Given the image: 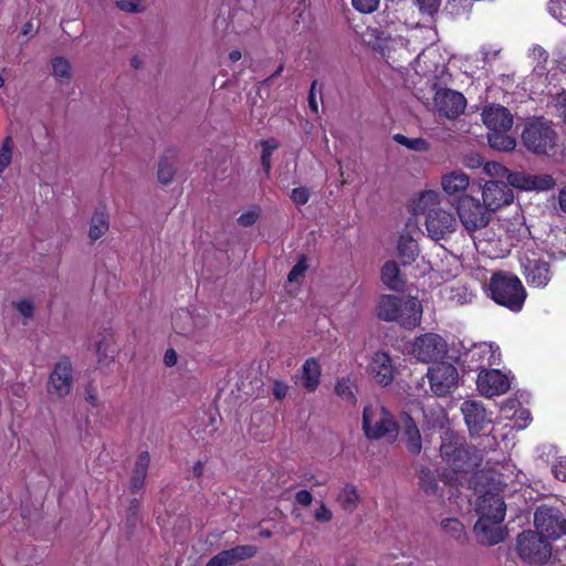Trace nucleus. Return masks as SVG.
Returning <instances> with one entry per match:
<instances>
[{
    "instance_id": "0e129e2a",
    "label": "nucleus",
    "mask_w": 566,
    "mask_h": 566,
    "mask_svg": "<svg viewBox=\"0 0 566 566\" xmlns=\"http://www.w3.org/2000/svg\"><path fill=\"white\" fill-rule=\"evenodd\" d=\"M117 8L125 12H139L138 6L132 1L120 0L116 2Z\"/></svg>"
},
{
    "instance_id": "e433bc0d",
    "label": "nucleus",
    "mask_w": 566,
    "mask_h": 566,
    "mask_svg": "<svg viewBox=\"0 0 566 566\" xmlns=\"http://www.w3.org/2000/svg\"><path fill=\"white\" fill-rule=\"evenodd\" d=\"M421 490L429 496H441V489L429 469H423L419 474Z\"/></svg>"
},
{
    "instance_id": "9b49d317",
    "label": "nucleus",
    "mask_w": 566,
    "mask_h": 566,
    "mask_svg": "<svg viewBox=\"0 0 566 566\" xmlns=\"http://www.w3.org/2000/svg\"><path fill=\"white\" fill-rule=\"evenodd\" d=\"M483 290L495 303L514 312L522 308L526 297L523 285H483Z\"/></svg>"
},
{
    "instance_id": "c756f323",
    "label": "nucleus",
    "mask_w": 566,
    "mask_h": 566,
    "mask_svg": "<svg viewBox=\"0 0 566 566\" xmlns=\"http://www.w3.org/2000/svg\"><path fill=\"white\" fill-rule=\"evenodd\" d=\"M340 509L347 513H353L360 503V495L353 484L344 485L336 497Z\"/></svg>"
},
{
    "instance_id": "c9c22d12",
    "label": "nucleus",
    "mask_w": 566,
    "mask_h": 566,
    "mask_svg": "<svg viewBox=\"0 0 566 566\" xmlns=\"http://www.w3.org/2000/svg\"><path fill=\"white\" fill-rule=\"evenodd\" d=\"M335 392L338 397L348 403L355 405L357 401V386L350 378L338 379L335 386Z\"/></svg>"
},
{
    "instance_id": "8fccbe9b",
    "label": "nucleus",
    "mask_w": 566,
    "mask_h": 566,
    "mask_svg": "<svg viewBox=\"0 0 566 566\" xmlns=\"http://www.w3.org/2000/svg\"><path fill=\"white\" fill-rule=\"evenodd\" d=\"M486 175L491 177H507L509 169L495 161H488L483 167Z\"/></svg>"
},
{
    "instance_id": "72a5a7b5",
    "label": "nucleus",
    "mask_w": 566,
    "mask_h": 566,
    "mask_svg": "<svg viewBox=\"0 0 566 566\" xmlns=\"http://www.w3.org/2000/svg\"><path fill=\"white\" fill-rule=\"evenodd\" d=\"M442 293L452 305L467 304L473 296L467 285H449Z\"/></svg>"
},
{
    "instance_id": "412c9836",
    "label": "nucleus",
    "mask_w": 566,
    "mask_h": 566,
    "mask_svg": "<svg viewBox=\"0 0 566 566\" xmlns=\"http://www.w3.org/2000/svg\"><path fill=\"white\" fill-rule=\"evenodd\" d=\"M397 319L402 327L411 329L420 324L422 306L416 296L403 295V305L399 306Z\"/></svg>"
},
{
    "instance_id": "4be33fe9",
    "label": "nucleus",
    "mask_w": 566,
    "mask_h": 566,
    "mask_svg": "<svg viewBox=\"0 0 566 566\" xmlns=\"http://www.w3.org/2000/svg\"><path fill=\"white\" fill-rule=\"evenodd\" d=\"M524 270L526 280L534 283H544L553 277L549 263L541 259H526Z\"/></svg>"
},
{
    "instance_id": "6e6552de",
    "label": "nucleus",
    "mask_w": 566,
    "mask_h": 566,
    "mask_svg": "<svg viewBox=\"0 0 566 566\" xmlns=\"http://www.w3.org/2000/svg\"><path fill=\"white\" fill-rule=\"evenodd\" d=\"M431 391L439 397H444L457 389L459 373L451 363L442 361L430 367L427 373Z\"/></svg>"
},
{
    "instance_id": "a211bd4d",
    "label": "nucleus",
    "mask_w": 566,
    "mask_h": 566,
    "mask_svg": "<svg viewBox=\"0 0 566 566\" xmlns=\"http://www.w3.org/2000/svg\"><path fill=\"white\" fill-rule=\"evenodd\" d=\"M397 426L407 450L411 454H419L422 450V439L415 420L408 413H401Z\"/></svg>"
},
{
    "instance_id": "e2e57ef3",
    "label": "nucleus",
    "mask_w": 566,
    "mask_h": 566,
    "mask_svg": "<svg viewBox=\"0 0 566 566\" xmlns=\"http://www.w3.org/2000/svg\"><path fill=\"white\" fill-rule=\"evenodd\" d=\"M464 164L465 166H468L469 168H478L480 166H482L483 164V159L481 156L479 155H468L465 156L464 158Z\"/></svg>"
},
{
    "instance_id": "680f3d73",
    "label": "nucleus",
    "mask_w": 566,
    "mask_h": 566,
    "mask_svg": "<svg viewBox=\"0 0 566 566\" xmlns=\"http://www.w3.org/2000/svg\"><path fill=\"white\" fill-rule=\"evenodd\" d=\"M283 69H284V65H283V64H280V65H279V67H277V70H276V71H275L271 76H269L268 78H265L264 81H262V82H260V83H259V85H258V87H256V88H258L256 93H258V95H259L263 101H264V98H263V97H262V95H261V90H262V87H264V86H270V85H271L272 80H273L274 77H276V76L281 75V73L283 72Z\"/></svg>"
},
{
    "instance_id": "7c9ffc66",
    "label": "nucleus",
    "mask_w": 566,
    "mask_h": 566,
    "mask_svg": "<svg viewBox=\"0 0 566 566\" xmlns=\"http://www.w3.org/2000/svg\"><path fill=\"white\" fill-rule=\"evenodd\" d=\"M150 457L148 452H142L134 467L133 475H132V489L134 491H138L143 488L144 481L149 468Z\"/></svg>"
},
{
    "instance_id": "9d476101",
    "label": "nucleus",
    "mask_w": 566,
    "mask_h": 566,
    "mask_svg": "<svg viewBox=\"0 0 566 566\" xmlns=\"http://www.w3.org/2000/svg\"><path fill=\"white\" fill-rule=\"evenodd\" d=\"M504 517L502 511H497V515L489 517L484 506L481 507V517H479L474 525V533L480 543L495 545L504 539L505 532L502 526Z\"/></svg>"
},
{
    "instance_id": "13d9d810",
    "label": "nucleus",
    "mask_w": 566,
    "mask_h": 566,
    "mask_svg": "<svg viewBox=\"0 0 566 566\" xmlns=\"http://www.w3.org/2000/svg\"><path fill=\"white\" fill-rule=\"evenodd\" d=\"M295 502L301 506H308L313 502V495L307 490H301L295 494Z\"/></svg>"
},
{
    "instance_id": "3c124183",
    "label": "nucleus",
    "mask_w": 566,
    "mask_h": 566,
    "mask_svg": "<svg viewBox=\"0 0 566 566\" xmlns=\"http://www.w3.org/2000/svg\"><path fill=\"white\" fill-rule=\"evenodd\" d=\"M13 306L24 318H31L33 316L34 304L31 300H19L17 302H13Z\"/></svg>"
},
{
    "instance_id": "ddd939ff",
    "label": "nucleus",
    "mask_w": 566,
    "mask_h": 566,
    "mask_svg": "<svg viewBox=\"0 0 566 566\" xmlns=\"http://www.w3.org/2000/svg\"><path fill=\"white\" fill-rule=\"evenodd\" d=\"M482 200L492 213L514 201L513 190L504 181L490 180L482 187Z\"/></svg>"
},
{
    "instance_id": "dca6fc26",
    "label": "nucleus",
    "mask_w": 566,
    "mask_h": 566,
    "mask_svg": "<svg viewBox=\"0 0 566 566\" xmlns=\"http://www.w3.org/2000/svg\"><path fill=\"white\" fill-rule=\"evenodd\" d=\"M368 370L374 380L381 386L390 385L396 373L390 355L384 350L374 353L368 364Z\"/></svg>"
},
{
    "instance_id": "393cba45",
    "label": "nucleus",
    "mask_w": 566,
    "mask_h": 566,
    "mask_svg": "<svg viewBox=\"0 0 566 566\" xmlns=\"http://www.w3.org/2000/svg\"><path fill=\"white\" fill-rule=\"evenodd\" d=\"M482 506H484L489 517H492V515H497V511H502L503 516H505L506 507L503 497L499 493L486 492L479 496L475 509L479 517H481Z\"/></svg>"
},
{
    "instance_id": "052dcab7",
    "label": "nucleus",
    "mask_w": 566,
    "mask_h": 566,
    "mask_svg": "<svg viewBox=\"0 0 566 566\" xmlns=\"http://www.w3.org/2000/svg\"><path fill=\"white\" fill-rule=\"evenodd\" d=\"M316 85H317V81L315 80L312 82L311 90H310L308 106L313 113L318 114V104H317V99H316V95H315Z\"/></svg>"
},
{
    "instance_id": "aec40b11",
    "label": "nucleus",
    "mask_w": 566,
    "mask_h": 566,
    "mask_svg": "<svg viewBox=\"0 0 566 566\" xmlns=\"http://www.w3.org/2000/svg\"><path fill=\"white\" fill-rule=\"evenodd\" d=\"M256 554V547L252 545H239L226 549L209 559L206 566H232L239 562L249 559Z\"/></svg>"
},
{
    "instance_id": "338daca9",
    "label": "nucleus",
    "mask_w": 566,
    "mask_h": 566,
    "mask_svg": "<svg viewBox=\"0 0 566 566\" xmlns=\"http://www.w3.org/2000/svg\"><path fill=\"white\" fill-rule=\"evenodd\" d=\"M177 353L174 349H167L164 356V363L166 366L171 367L177 364Z\"/></svg>"
},
{
    "instance_id": "6e6d98bb",
    "label": "nucleus",
    "mask_w": 566,
    "mask_h": 566,
    "mask_svg": "<svg viewBox=\"0 0 566 566\" xmlns=\"http://www.w3.org/2000/svg\"><path fill=\"white\" fill-rule=\"evenodd\" d=\"M553 472L556 479L566 481V457H562L554 464Z\"/></svg>"
},
{
    "instance_id": "09e8293b",
    "label": "nucleus",
    "mask_w": 566,
    "mask_h": 566,
    "mask_svg": "<svg viewBox=\"0 0 566 566\" xmlns=\"http://www.w3.org/2000/svg\"><path fill=\"white\" fill-rule=\"evenodd\" d=\"M310 196L311 191L306 187L294 188L290 193L291 200L297 206H303L307 203L310 200Z\"/></svg>"
},
{
    "instance_id": "f704fd0d",
    "label": "nucleus",
    "mask_w": 566,
    "mask_h": 566,
    "mask_svg": "<svg viewBox=\"0 0 566 566\" xmlns=\"http://www.w3.org/2000/svg\"><path fill=\"white\" fill-rule=\"evenodd\" d=\"M380 277L382 283H405L406 281L399 264L394 260H388L384 263L380 270Z\"/></svg>"
},
{
    "instance_id": "a19ab883",
    "label": "nucleus",
    "mask_w": 566,
    "mask_h": 566,
    "mask_svg": "<svg viewBox=\"0 0 566 566\" xmlns=\"http://www.w3.org/2000/svg\"><path fill=\"white\" fill-rule=\"evenodd\" d=\"M176 171V165L172 158L163 157L158 167V180L163 185H168L172 181Z\"/></svg>"
},
{
    "instance_id": "473e14b6",
    "label": "nucleus",
    "mask_w": 566,
    "mask_h": 566,
    "mask_svg": "<svg viewBox=\"0 0 566 566\" xmlns=\"http://www.w3.org/2000/svg\"><path fill=\"white\" fill-rule=\"evenodd\" d=\"M506 133L502 130L490 132L488 135L490 147L500 151H512L516 147V140Z\"/></svg>"
},
{
    "instance_id": "bf43d9fd",
    "label": "nucleus",
    "mask_w": 566,
    "mask_h": 566,
    "mask_svg": "<svg viewBox=\"0 0 566 566\" xmlns=\"http://www.w3.org/2000/svg\"><path fill=\"white\" fill-rule=\"evenodd\" d=\"M420 4V9L428 13L429 15H432L434 12L438 11V2L437 0H417Z\"/></svg>"
},
{
    "instance_id": "4d7b16f0",
    "label": "nucleus",
    "mask_w": 566,
    "mask_h": 566,
    "mask_svg": "<svg viewBox=\"0 0 566 566\" xmlns=\"http://www.w3.org/2000/svg\"><path fill=\"white\" fill-rule=\"evenodd\" d=\"M190 316L188 313L178 314V316L174 319V327L179 334H189L191 329L181 324V321H189Z\"/></svg>"
},
{
    "instance_id": "20e7f679",
    "label": "nucleus",
    "mask_w": 566,
    "mask_h": 566,
    "mask_svg": "<svg viewBox=\"0 0 566 566\" xmlns=\"http://www.w3.org/2000/svg\"><path fill=\"white\" fill-rule=\"evenodd\" d=\"M557 133L551 120L535 117L525 124L522 133L523 145L532 153L546 155L556 146Z\"/></svg>"
},
{
    "instance_id": "6ab92c4d",
    "label": "nucleus",
    "mask_w": 566,
    "mask_h": 566,
    "mask_svg": "<svg viewBox=\"0 0 566 566\" xmlns=\"http://www.w3.org/2000/svg\"><path fill=\"white\" fill-rule=\"evenodd\" d=\"M465 423L472 433H479L486 424L491 422L483 405L475 400L464 401L461 406Z\"/></svg>"
},
{
    "instance_id": "c03bdc74",
    "label": "nucleus",
    "mask_w": 566,
    "mask_h": 566,
    "mask_svg": "<svg viewBox=\"0 0 566 566\" xmlns=\"http://www.w3.org/2000/svg\"><path fill=\"white\" fill-rule=\"evenodd\" d=\"M553 113L566 123V92L555 95L548 105Z\"/></svg>"
},
{
    "instance_id": "603ef678",
    "label": "nucleus",
    "mask_w": 566,
    "mask_h": 566,
    "mask_svg": "<svg viewBox=\"0 0 566 566\" xmlns=\"http://www.w3.org/2000/svg\"><path fill=\"white\" fill-rule=\"evenodd\" d=\"M352 3L361 13H371L378 8L379 0H352Z\"/></svg>"
},
{
    "instance_id": "bb28decb",
    "label": "nucleus",
    "mask_w": 566,
    "mask_h": 566,
    "mask_svg": "<svg viewBox=\"0 0 566 566\" xmlns=\"http://www.w3.org/2000/svg\"><path fill=\"white\" fill-rule=\"evenodd\" d=\"M441 185L449 195L464 191L469 186V176L463 171H451L442 177Z\"/></svg>"
},
{
    "instance_id": "864d4df0",
    "label": "nucleus",
    "mask_w": 566,
    "mask_h": 566,
    "mask_svg": "<svg viewBox=\"0 0 566 566\" xmlns=\"http://www.w3.org/2000/svg\"><path fill=\"white\" fill-rule=\"evenodd\" d=\"M272 391L276 400H283L290 391V386L283 380H274Z\"/></svg>"
},
{
    "instance_id": "49530a36",
    "label": "nucleus",
    "mask_w": 566,
    "mask_h": 566,
    "mask_svg": "<svg viewBox=\"0 0 566 566\" xmlns=\"http://www.w3.org/2000/svg\"><path fill=\"white\" fill-rule=\"evenodd\" d=\"M312 515L317 523H329L334 517L333 511L323 501L316 502Z\"/></svg>"
},
{
    "instance_id": "cd10ccee",
    "label": "nucleus",
    "mask_w": 566,
    "mask_h": 566,
    "mask_svg": "<svg viewBox=\"0 0 566 566\" xmlns=\"http://www.w3.org/2000/svg\"><path fill=\"white\" fill-rule=\"evenodd\" d=\"M109 229L108 213L105 209L98 208L91 218L88 237L92 241L102 238Z\"/></svg>"
},
{
    "instance_id": "a18cd8bd",
    "label": "nucleus",
    "mask_w": 566,
    "mask_h": 566,
    "mask_svg": "<svg viewBox=\"0 0 566 566\" xmlns=\"http://www.w3.org/2000/svg\"><path fill=\"white\" fill-rule=\"evenodd\" d=\"M13 142L10 136L6 137L0 148V171L2 172L12 160Z\"/></svg>"
},
{
    "instance_id": "a878e982",
    "label": "nucleus",
    "mask_w": 566,
    "mask_h": 566,
    "mask_svg": "<svg viewBox=\"0 0 566 566\" xmlns=\"http://www.w3.org/2000/svg\"><path fill=\"white\" fill-rule=\"evenodd\" d=\"M397 250L405 264L413 262L420 252L417 240L408 232L400 235Z\"/></svg>"
},
{
    "instance_id": "de8ad7c7",
    "label": "nucleus",
    "mask_w": 566,
    "mask_h": 566,
    "mask_svg": "<svg viewBox=\"0 0 566 566\" xmlns=\"http://www.w3.org/2000/svg\"><path fill=\"white\" fill-rule=\"evenodd\" d=\"M307 268L308 265L306 263V256L302 255L287 275L289 283H292L301 279L304 275Z\"/></svg>"
},
{
    "instance_id": "f8f14e48",
    "label": "nucleus",
    "mask_w": 566,
    "mask_h": 566,
    "mask_svg": "<svg viewBox=\"0 0 566 566\" xmlns=\"http://www.w3.org/2000/svg\"><path fill=\"white\" fill-rule=\"evenodd\" d=\"M436 112L446 118H457L467 106V99L460 92L450 88H440L433 97Z\"/></svg>"
},
{
    "instance_id": "f257e3e1",
    "label": "nucleus",
    "mask_w": 566,
    "mask_h": 566,
    "mask_svg": "<svg viewBox=\"0 0 566 566\" xmlns=\"http://www.w3.org/2000/svg\"><path fill=\"white\" fill-rule=\"evenodd\" d=\"M439 193L427 190L413 202L416 213H422L428 237L438 242L449 238L458 228V221L451 211L438 207Z\"/></svg>"
},
{
    "instance_id": "7ed1b4c3",
    "label": "nucleus",
    "mask_w": 566,
    "mask_h": 566,
    "mask_svg": "<svg viewBox=\"0 0 566 566\" xmlns=\"http://www.w3.org/2000/svg\"><path fill=\"white\" fill-rule=\"evenodd\" d=\"M363 430L370 440H395L398 436L397 422L389 410L378 401L365 406L363 410Z\"/></svg>"
},
{
    "instance_id": "423d86ee",
    "label": "nucleus",
    "mask_w": 566,
    "mask_h": 566,
    "mask_svg": "<svg viewBox=\"0 0 566 566\" xmlns=\"http://www.w3.org/2000/svg\"><path fill=\"white\" fill-rule=\"evenodd\" d=\"M516 551L530 564H544L552 554L551 545L534 531H526L517 536Z\"/></svg>"
},
{
    "instance_id": "4468645a",
    "label": "nucleus",
    "mask_w": 566,
    "mask_h": 566,
    "mask_svg": "<svg viewBox=\"0 0 566 566\" xmlns=\"http://www.w3.org/2000/svg\"><path fill=\"white\" fill-rule=\"evenodd\" d=\"M480 394L486 398L504 395L511 387L509 376L499 369H482L476 379Z\"/></svg>"
},
{
    "instance_id": "c85d7f7f",
    "label": "nucleus",
    "mask_w": 566,
    "mask_h": 566,
    "mask_svg": "<svg viewBox=\"0 0 566 566\" xmlns=\"http://www.w3.org/2000/svg\"><path fill=\"white\" fill-rule=\"evenodd\" d=\"M500 348L495 344L482 343L472 350V359L481 360L488 366H496L500 364Z\"/></svg>"
},
{
    "instance_id": "b1692460",
    "label": "nucleus",
    "mask_w": 566,
    "mask_h": 566,
    "mask_svg": "<svg viewBox=\"0 0 566 566\" xmlns=\"http://www.w3.org/2000/svg\"><path fill=\"white\" fill-rule=\"evenodd\" d=\"M403 305V295H382L377 305V316L386 322H395L399 306Z\"/></svg>"
},
{
    "instance_id": "69168bd1",
    "label": "nucleus",
    "mask_w": 566,
    "mask_h": 566,
    "mask_svg": "<svg viewBox=\"0 0 566 566\" xmlns=\"http://www.w3.org/2000/svg\"><path fill=\"white\" fill-rule=\"evenodd\" d=\"M490 283H521V281L517 276H513L505 280V277L501 273H493L492 277L490 279Z\"/></svg>"
},
{
    "instance_id": "f03ea898",
    "label": "nucleus",
    "mask_w": 566,
    "mask_h": 566,
    "mask_svg": "<svg viewBox=\"0 0 566 566\" xmlns=\"http://www.w3.org/2000/svg\"><path fill=\"white\" fill-rule=\"evenodd\" d=\"M440 455L453 473L471 471L481 461V457L475 449L467 446L461 437L451 432H446L442 438Z\"/></svg>"
},
{
    "instance_id": "39448f33",
    "label": "nucleus",
    "mask_w": 566,
    "mask_h": 566,
    "mask_svg": "<svg viewBox=\"0 0 566 566\" xmlns=\"http://www.w3.org/2000/svg\"><path fill=\"white\" fill-rule=\"evenodd\" d=\"M457 210L462 226L469 232L485 228L493 214L484 203L469 195L460 198Z\"/></svg>"
},
{
    "instance_id": "5701e85b",
    "label": "nucleus",
    "mask_w": 566,
    "mask_h": 566,
    "mask_svg": "<svg viewBox=\"0 0 566 566\" xmlns=\"http://www.w3.org/2000/svg\"><path fill=\"white\" fill-rule=\"evenodd\" d=\"M302 386L308 392H314L322 376V369L316 358H308L302 366Z\"/></svg>"
},
{
    "instance_id": "79ce46f5",
    "label": "nucleus",
    "mask_w": 566,
    "mask_h": 566,
    "mask_svg": "<svg viewBox=\"0 0 566 566\" xmlns=\"http://www.w3.org/2000/svg\"><path fill=\"white\" fill-rule=\"evenodd\" d=\"M509 187L528 191L530 172L524 170L510 171L506 177Z\"/></svg>"
},
{
    "instance_id": "4c0bfd02",
    "label": "nucleus",
    "mask_w": 566,
    "mask_h": 566,
    "mask_svg": "<svg viewBox=\"0 0 566 566\" xmlns=\"http://www.w3.org/2000/svg\"><path fill=\"white\" fill-rule=\"evenodd\" d=\"M442 531L458 542H464L467 533L463 524L458 518H444L441 521Z\"/></svg>"
},
{
    "instance_id": "2eb2a0df",
    "label": "nucleus",
    "mask_w": 566,
    "mask_h": 566,
    "mask_svg": "<svg viewBox=\"0 0 566 566\" xmlns=\"http://www.w3.org/2000/svg\"><path fill=\"white\" fill-rule=\"evenodd\" d=\"M447 352L444 340L437 334H426L418 337L412 344L411 354L422 363L442 357Z\"/></svg>"
},
{
    "instance_id": "0eeeda50",
    "label": "nucleus",
    "mask_w": 566,
    "mask_h": 566,
    "mask_svg": "<svg viewBox=\"0 0 566 566\" xmlns=\"http://www.w3.org/2000/svg\"><path fill=\"white\" fill-rule=\"evenodd\" d=\"M536 533L543 538L557 539L566 533V518L562 512L551 506H539L534 514Z\"/></svg>"
},
{
    "instance_id": "774afa93",
    "label": "nucleus",
    "mask_w": 566,
    "mask_h": 566,
    "mask_svg": "<svg viewBox=\"0 0 566 566\" xmlns=\"http://www.w3.org/2000/svg\"><path fill=\"white\" fill-rule=\"evenodd\" d=\"M271 156H272V154L269 153V150H262L261 165L264 168L266 174H269V171L271 169Z\"/></svg>"
},
{
    "instance_id": "2f4dec72",
    "label": "nucleus",
    "mask_w": 566,
    "mask_h": 566,
    "mask_svg": "<svg viewBox=\"0 0 566 566\" xmlns=\"http://www.w3.org/2000/svg\"><path fill=\"white\" fill-rule=\"evenodd\" d=\"M424 423L430 429L444 428L448 423V417L444 409L436 403L423 409Z\"/></svg>"
},
{
    "instance_id": "5fc2aeb1",
    "label": "nucleus",
    "mask_w": 566,
    "mask_h": 566,
    "mask_svg": "<svg viewBox=\"0 0 566 566\" xmlns=\"http://www.w3.org/2000/svg\"><path fill=\"white\" fill-rule=\"evenodd\" d=\"M258 219L259 212L256 210H249L238 218V222L243 227H251L256 222Z\"/></svg>"
},
{
    "instance_id": "f3484780",
    "label": "nucleus",
    "mask_w": 566,
    "mask_h": 566,
    "mask_svg": "<svg viewBox=\"0 0 566 566\" xmlns=\"http://www.w3.org/2000/svg\"><path fill=\"white\" fill-rule=\"evenodd\" d=\"M481 117L490 132H509L513 126L512 113L500 104H489L484 106Z\"/></svg>"
},
{
    "instance_id": "ea45409f",
    "label": "nucleus",
    "mask_w": 566,
    "mask_h": 566,
    "mask_svg": "<svg viewBox=\"0 0 566 566\" xmlns=\"http://www.w3.org/2000/svg\"><path fill=\"white\" fill-rule=\"evenodd\" d=\"M556 185L555 179L548 174H530L528 191H546Z\"/></svg>"
},
{
    "instance_id": "58836bf2",
    "label": "nucleus",
    "mask_w": 566,
    "mask_h": 566,
    "mask_svg": "<svg viewBox=\"0 0 566 566\" xmlns=\"http://www.w3.org/2000/svg\"><path fill=\"white\" fill-rule=\"evenodd\" d=\"M392 139L412 151L426 153L430 149L429 143L423 138H409L402 134H395Z\"/></svg>"
},
{
    "instance_id": "1a4fd4ad",
    "label": "nucleus",
    "mask_w": 566,
    "mask_h": 566,
    "mask_svg": "<svg viewBox=\"0 0 566 566\" xmlns=\"http://www.w3.org/2000/svg\"><path fill=\"white\" fill-rule=\"evenodd\" d=\"M73 388V367L69 358H61L53 367L48 381V394L55 399L66 398Z\"/></svg>"
},
{
    "instance_id": "37998d69",
    "label": "nucleus",
    "mask_w": 566,
    "mask_h": 566,
    "mask_svg": "<svg viewBox=\"0 0 566 566\" xmlns=\"http://www.w3.org/2000/svg\"><path fill=\"white\" fill-rule=\"evenodd\" d=\"M52 69H53V75L59 80H71L72 72H71V64L70 62L62 57L56 56L52 60Z\"/></svg>"
}]
</instances>
